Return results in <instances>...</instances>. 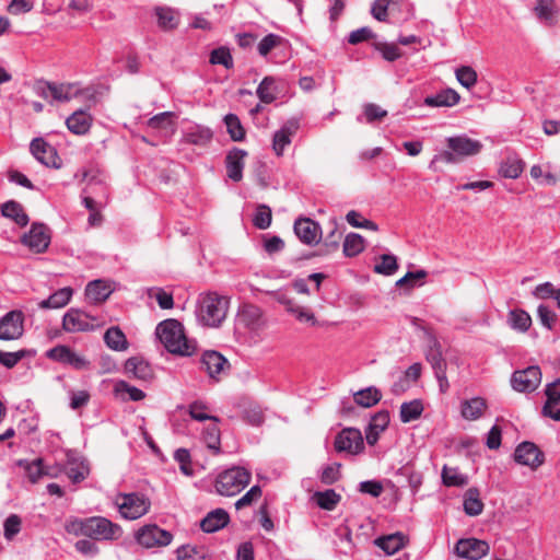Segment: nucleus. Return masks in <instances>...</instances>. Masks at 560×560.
<instances>
[{"label": "nucleus", "mask_w": 560, "mask_h": 560, "mask_svg": "<svg viewBox=\"0 0 560 560\" xmlns=\"http://www.w3.org/2000/svg\"><path fill=\"white\" fill-rule=\"evenodd\" d=\"M89 317H62V329L67 332H79L94 330L100 326L98 323H94L97 317H90L92 320H88Z\"/></svg>", "instance_id": "35"}, {"label": "nucleus", "mask_w": 560, "mask_h": 560, "mask_svg": "<svg viewBox=\"0 0 560 560\" xmlns=\"http://www.w3.org/2000/svg\"><path fill=\"white\" fill-rule=\"evenodd\" d=\"M155 15L158 18V26L164 32L173 31L179 24L178 14L172 8L156 7Z\"/></svg>", "instance_id": "36"}, {"label": "nucleus", "mask_w": 560, "mask_h": 560, "mask_svg": "<svg viewBox=\"0 0 560 560\" xmlns=\"http://www.w3.org/2000/svg\"><path fill=\"white\" fill-rule=\"evenodd\" d=\"M464 511L469 516H477L483 511V503L477 488H469L464 495Z\"/></svg>", "instance_id": "41"}, {"label": "nucleus", "mask_w": 560, "mask_h": 560, "mask_svg": "<svg viewBox=\"0 0 560 560\" xmlns=\"http://www.w3.org/2000/svg\"><path fill=\"white\" fill-rule=\"evenodd\" d=\"M256 94L261 103L271 104L272 102H275L278 94L276 79L271 75L265 77L258 84Z\"/></svg>", "instance_id": "40"}, {"label": "nucleus", "mask_w": 560, "mask_h": 560, "mask_svg": "<svg viewBox=\"0 0 560 560\" xmlns=\"http://www.w3.org/2000/svg\"><path fill=\"white\" fill-rule=\"evenodd\" d=\"M172 534L156 525H145L137 533L138 542L144 548L167 546L172 541Z\"/></svg>", "instance_id": "13"}, {"label": "nucleus", "mask_w": 560, "mask_h": 560, "mask_svg": "<svg viewBox=\"0 0 560 560\" xmlns=\"http://www.w3.org/2000/svg\"><path fill=\"white\" fill-rule=\"evenodd\" d=\"M487 408V402L481 397H475L468 400H465L462 404V416L466 420H477L479 419Z\"/></svg>", "instance_id": "38"}, {"label": "nucleus", "mask_w": 560, "mask_h": 560, "mask_svg": "<svg viewBox=\"0 0 560 560\" xmlns=\"http://www.w3.org/2000/svg\"><path fill=\"white\" fill-rule=\"evenodd\" d=\"M156 336L171 353L191 355L195 352V347L185 336L182 323L175 318H167L160 323L156 327Z\"/></svg>", "instance_id": "2"}, {"label": "nucleus", "mask_w": 560, "mask_h": 560, "mask_svg": "<svg viewBox=\"0 0 560 560\" xmlns=\"http://www.w3.org/2000/svg\"><path fill=\"white\" fill-rule=\"evenodd\" d=\"M294 234L305 245H317L322 241V226L311 218L300 217L293 224Z\"/></svg>", "instance_id": "8"}, {"label": "nucleus", "mask_w": 560, "mask_h": 560, "mask_svg": "<svg viewBox=\"0 0 560 560\" xmlns=\"http://www.w3.org/2000/svg\"><path fill=\"white\" fill-rule=\"evenodd\" d=\"M272 221V212L269 206L259 205L253 218V224L259 230H266L270 226Z\"/></svg>", "instance_id": "55"}, {"label": "nucleus", "mask_w": 560, "mask_h": 560, "mask_svg": "<svg viewBox=\"0 0 560 560\" xmlns=\"http://www.w3.org/2000/svg\"><path fill=\"white\" fill-rule=\"evenodd\" d=\"M66 125L72 133L82 136L89 132L92 117L84 110H77L67 118Z\"/></svg>", "instance_id": "33"}, {"label": "nucleus", "mask_w": 560, "mask_h": 560, "mask_svg": "<svg viewBox=\"0 0 560 560\" xmlns=\"http://www.w3.org/2000/svg\"><path fill=\"white\" fill-rule=\"evenodd\" d=\"M177 560H207L203 548L185 545L177 549Z\"/></svg>", "instance_id": "58"}, {"label": "nucleus", "mask_w": 560, "mask_h": 560, "mask_svg": "<svg viewBox=\"0 0 560 560\" xmlns=\"http://www.w3.org/2000/svg\"><path fill=\"white\" fill-rule=\"evenodd\" d=\"M252 475L242 467H232L221 472L215 481V489L220 495L234 497L238 494L250 481Z\"/></svg>", "instance_id": "4"}, {"label": "nucleus", "mask_w": 560, "mask_h": 560, "mask_svg": "<svg viewBox=\"0 0 560 560\" xmlns=\"http://www.w3.org/2000/svg\"><path fill=\"white\" fill-rule=\"evenodd\" d=\"M408 542V537L400 532L382 536L375 539V545L387 555H394L404 548Z\"/></svg>", "instance_id": "32"}, {"label": "nucleus", "mask_w": 560, "mask_h": 560, "mask_svg": "<svg viewBox=\"0 0 560 560\" xmlns=\"http://www.w3.org/2000/svg\"><path fill=\"white\" fill-rule=\"evenodd\" d=\"M535 12L538 19L545 21L549 25H552L556 13L555 0H538L535 7Z\"/></svg>", "instance_id": "56"}, {"label": "nucleus", "mask_w": 560, "mask_h": 560, "mask_svg": "<svg viewBox=\"0 0 560 560\" xmlns=\"http://www.w3.org/2000/svg\"><path fill=\"white\" fill-rule=\"evenodd\" d=\"M331 230L327 233V235L322 240V244L318 249L314 253H311L305 256V258H313L315 256H327L339 249L340 241L343 235V231H341L338 226L336 220H331Z\"/></svg>", "instance_id": "22"}, {"label": "nucleus", "mask_w": 560, "mask_h": 560, "mask_svg": "<svg viewBox=\"0 0 560 560\" xmlns=\"http://www.w3.org/2000/svg\"><path fill=\"white\" fill-rule=\"evenodd\" d=\"M116 505L124 518L137 520L149 512L150 500L138 493H122L116 498Z\"/></svg>", "instance_id": "5"}, {"label": "nucleus", "mask_w": 560, "mask_h": 560, "mask_svg": "<svg viewBox=\"0 0 560 560\" xmlns=\"http://www.w3.org/2000/svg\"><path fill=\"white\" fill-rule=\"evenodd\" d=\"M22 521L16 514H11L4 522V537L12 540L21 530Z\"/></svg>", "instance_id": "63"}, {"label": "nucleus", "mask_w": 560, "mask_h": 560, "mask_svg": "<svg viewBox=\"0 0 560 560\" xmlns=\"http://www.w3.org/2000/svg\"><path fill=\"white\" fill-rule=\"evenodd\" d=\"M317 505L326 511H332L341 500V495L338 494L334 489H327L325 491L315 492L313 495Z\"/></svg>", "instance_id": "45"}, {"label": "nucleus", "mask_w": 560, "mask_h": 560, "mask_svg": "<svg viewBox=\"0 0 560 560\" xmlns=\"http://www.w3.org/2000/svg\"><path fill=\"white\" fill-rule=\"evenodd\" d=\"M460 95L453 89H443L434 95L424 98L423 104L429 107H452L458 104Z\"/></svg>", "instance_id": "27"}, {"label": "nucleus", "mask_w": 560, "mask_h": 560, "mask_svg": "<svg viewBox=\"0 0 560 560\" xmlns=\"http://www.w3.org/2000/svg\"><path fill=\"white\" fill-rule=\"evenodd\" d=\"M108 200V187L101 180H91L83 189L82 203L89 211L103 208Z\"/></svg>", "instance_id": "11"}, {"label": "nucleus", "mask_w": 560, "mask_h": 560, "mask_svg": "<svg viewBox=\"0 0 560 560\" xmlns=\"http://www.w3.org/2000/svg\"><path fill=\"white\" fill-rule=\"evenodd\" d=\"M442 481L446 487H464L468 483V478L457 468L445 465L442 469Z\"/></svg>", "instance_id": "49"}, {"label": "nucleus", "mask_w": 560, "mask_h": 560, "mask_svg": "<svg viewBox=\"0 0 560 560\" xmlns=\"http://www.w3.org/2000/svg\"><path fill=\"white\" fill-rule=\"evenodd\" d=\"M389 423L388 411L382 410L376 412L365 430L366 443L371 446L375 445L380 439V434L386 430Z\"/></svg>", "instance_id": "25"}, {"label": "nucleus", "mask_w": 560, "mask_h": 560, "mask_svg": "<svg viewBox=\"0 0 560 560\" xmlns=\"http://www.w3.org/2000/svg\"><path fill=\"white\" fill-rule=\"evenodd\" d=\"M198 304L201 313L206 315H226L230 298L218 292H207L200 294Z\"/></svg>", "instance_id": "17"}, {"label": "nucleus", "mask_w": 560, "mask_h": 560, "mask_svg": "<svg viewBox=\"0 0 560 560\" xmlns=\"http://www.w3.org/2000/svg\"><path fill=\"white\" fill-rule=\"evenodd\" d=\"M224 124L226 126V131L233 141L240 142L245 140L246 131L237 115L232 113L225 115Z\"/></svg>", "instance_id": "46"}, {"label": "nucleus", "mask_w": 560, "mask_h": 560, "mask_svg": "<svg viewBox=\"0 0 560 560\" xmlns=\"http://www.w3.org/2000/svg\"><path fill=\"white\" fill-rule=\"evenodd\" d=\"M201 363L212 380L219 381L220 375L230 369L229 361L218 351H206L201 357Z\"/></svg>", "instance_id": "21"}, {"label": "nucleus", "mask_w": 560, "mask_h": 560, "mask_svg": "<svg viewBox=\"0 0 560 560\" xmlns=\"http://www.w3.org/2000/svg\"><path fill=\"white\" fill-rule=\"evenodd\" d=\"M446 143L450 150H445L440 154H436L432 160L431 165L438 161H442L447 164H456L464 158L478 154L482 149L480 141L470 139L467 136L450 137L446 139Z\"/></svg>", "instance_id": "3"}, {"label": "nucleus", "mask_w": 560, "mask_h": 560, "mask_svg": "<svg viewBox=\"0 0 560 560\" xmlns=\"http://www.w3.org/2000/svg\"><path fill=\"white\" fill-rule=\"evenodd\" d=\"M381 262L376 264L373 268L375 273L392 276L398 269L397 258L392 254H383L381 255Z\"/></svg>", "instance_id": "54"}, {"label": "nucleus", "mask_w": 560, "mask_h": 560, "mask_svg": "<svg viewBox=\"0 0 560 560\" xmlns=\"http://www.w3.org/2000/svg\"><path fill=\"white\" fill-rule=\"evenodd\" d=\"M300 129V119L292 117L288 119L272 137V150L277 156H282L285 148L291 144L292 138Z\"/></svg>", "instance_id": "14"}, {"label": "nucleus", "mask_w": 560, "mask_h": 560, "mask_svg": "<svg viewBox=\"0 0 560 560\" xmlns=\"http://www.w3.org/2000/svg\"><path fill=\"white\" fill-rule=\"evenodd\" d=\"M415 325L422 328L424 334L428 336L429 349L425 353V358L434 372L438 373L441 371H446V361L442 355L441 346L436 338L433 336L432 331L424 328L422 326V320L418 317H415Z\"/></svg>", "instance_id": "18"}, {"label": "nucleus", "mask_w": 560, "mask_h": 560, "mask_svg": "<svg viewBox=\"0 0 560 560\" xmlns=\"http://www.w3.org/2000/svg\"><path fill=\"white\" fill-rule=\"evenodd\" d=\"M346 220L353 228L368 229L374 232L378 231V225L375 222L363 219L361 213L355 210L349 211L346 215Z\"/></svg>", "instance_id": "60"}, {"label": "nucleus", "mask_w": 560, "mask_h": 560, "mask_svg": "<svg viewBox=\"0 0 560 560\" xmlns=\"http://www.w3.org/2000/svg\"><path fill=\"white\" fill-rule=\"evenodd\" d=\"M176 114L173 112H163L159 113L154 116H152L148 121L147 125L151 129L156 130H164V131H172L174 132L176 127Z\"/></svg>", "instance_id": "39"}, {"label": "nucleus", "mask_w": 560, "mask_h": 560, "mask_svg": "<svg viewBox=\"0 0 560 560\" xmlns=\"http://www.w3.org/2000/svg\"><path fill=\"white\" fill-rule=\"evenodd\" d=\"M21 243L36 254L45 253L50 244V233L46 224L34 222L27 233L21 237Z\"/></svg>", "instance_id": "7"}, {"label": "nucleus", "mask_w": 560, "mask_h": 560, "mask_svg": "<svg viewBox=\"0 0 560 560\" xmlns=\"http://www.w3.org/2000/svg\"><path fill=\"white\" fill-rule=\"evenodd\" d=\"M19 465L24 467L28 480L33 483L37 482L43 476H57L56 471H52L50 468L44 466L42 458H37L31 463L26 460H20Z\"/></svg>", "instance_id": "34"}, {"label": "nucleus", "mask_w": 560, "mask_h": 560, "mask_svg": "<svg viewBox=\"0 0 560 560\" xmlns=\"http://www.w3.org/2000/svg\"><path fill=\"white\" fill-rule=\"evenodd\" d=\"M73 290L69 287L57 290L48 299L42 301L39 305L44 308H60L71 299Z\"/></svg>", "instance_id": "44"}, {"label": "nucleus", "mask_w": 560, "mask_h": 560, "mask_svg": "<svg viewBox=\"0 0 560 560\" xmlns=\"http://www.w3.org/2000/svg\"><path fill=\"white\" fill-rule=\"evenodd\" d=\"M24 332L23 317L0 318V340L10 341L19 339Z\"/></svg>", "instance_id": "26"}, {"label": "nucleus", "mask_w": 560, "mask_h": 560, "mask_svg": "<svg viewBox=\"0 0 560 560\" xmlns=\"http://www.w3.org/2000/svg\"><path fill=\"white\" fill-rule=\"evenodd\" d=\"M71 84H57L51 82V101L68 102L72 98Z\"/></svg>", "instance_id": "62"}, {"label": "nucleus", "mask_w": 560, "mask_h": 560, "mask_svg": "<svg viewBox=\"0 0 560 560\" xmlns=\"http://www.w3.org/2000/svg\"><path fill=\"white\" fill-rule=\"evenodd\" d=\"M547 400L542 407V415L555 421H560V380L546 386Z\"/></svg>", "instance_id": "23"}, {"label": "nucleus", "mask_w": 560, "mask_h": 560, "mask_svg": "<svg viewBox=\"0 0 560 560\" xmlns=\"http://www.w3.org/2000/svg\"><path fill=\"white\" fill-rule=\"evenodd\" d=\"M457 81L466 89H471L477 83V72L470 66H462L455 71Z\"/></svg>", "instance_id": "57"}, {"label": "nucleus", "mask_w": 560, "mask_h": 560, "mask_svg": "<svg viewBox=\"0 0 560 560\" xmlns=\"http://www.w3.org/2000/svg\"><path fill=\"white\" fill-rule=\"evenodd\" d=\"M148 298L156 301L162 310H171L174 306L173 294L162 288H150L148 290Z\"/></svg>", "instance_id": "52"}, {"label": "nucleus", "mask_w": 560, "mask_h": 560, "mask_svg": "<svg viewBox=\"0 0 560 560\" xmlns=\"http://www.w3.org/2000/svg\"><path fill=\"white\" fill-rule=\"evenodd\" d=\"M31 153L34 158L47 167L60 168L62 161L58 155L57 149L43 138H35L30 144Z\"/></svg>", "instance_id": "9"}, {"label": "nucleus", "mask_w": 560, "mask_h": 560, "mask_svg": "<svg viewBox=\"0 0 560 560\" xmlns=\"http://www.w3.org/2000/svg\"><path fill=\"white\" fill-rule=\"evenodd\" d=\"M364 242L365 241L362 235H360L358 233H353V232L349 233L348 235H346L345 241H343V245H342L343 255L346 257L358 256L365 248Z\"/></svg>", "instance_id": "43"}, {"label": "nucleus", "mask_w": 560, "mask_h": 560, "mask_svg": "<svg viewBox=\"0 0 560 560\" xmlns=\"http://www.w3.org/2000/svg\"><path fill=\"white\" fill-rule=\"evenodd\" d=\"M66 474L73 483H79L90 474L89 463L81 457L68 455Z\"/></svg>", "instance_id": "30"}, {"label": "nucleus", "mask_w": 560, "mask_h": 560, "mask_svg": "<svg viewBox=\"0 0 560 560\" xmlns=\"http://www.w3.org/2000/svg\"><path fill=\"white\" fill-rule=\"evenodd\" d=\"M209 62L211 65H221L225 69H232L234 66L233 57L231 55V51L228 47L221 46L215 49H213L210 52Z\"/></svg>", "instance_id": "50"}, {"label": "nucleus", "mask_w": 560, "mask_h": 560, "mask_svg": "<svg viewBox=\"0 0 560 560\" xmlns=\"http://www.w3.org/2000/svg\"><path fill=\"white\" fill-rule=\"evenodd\" d=\"M376 34L368 26L360 27L352 31L348 36V43L351 45H358L363 42L374 39Z\"/></svg>", "instance_id": "61"}, {"label": "nucleus", "mask_w": 560, "mask_h": 560, "mask_svg": "<svg viewBox=\"0 0 560 560\" xmlns=\"http://www.w3.org/2000/svg\"><path fill=\"white\" fill-rule=\"evenodd\" d=\"M372 47L382 55L384 60L388 62H394L402 56V51L395 43L374 42Z\"/></svg>", "instance_id": "48"}, {"label": "nucleus", "mask_w": 560, "mask_h": 560, "mask_svg": "<svg viewBox=\"0 0 560 560\" xmlns=\"http://www.w3.org/2000/svg\"><path fill=\"white\" fill-rule=\"evenodd\" d=\"M65 529L74 536H85L94 540H113L121 535V527L102 516L71 518L66 522Z\"/></svg>", "instance_id": "1"}, {"label": "nucleus", "mask_w": 560, "mask_h": 560, "mask_svg": "<svg viewBox=\"0 0 560 560\" xmlns=\"http://www.w3.org/2000/svg\"><path fill=\"white\" fill-rule=\"evenodd\" d=\"M423 411V406L420 400H412L404 402L400 407V420L404 423L418 419Z\"/></svg>", "instance_id": "51"}, {"label": "nucleus", "mask_w": 560, "mask_h": 560, "mask_svg": "<svg viewBox=\"0 0 560 560\" xmlns=\"http://www.w3.org/2000/svg\"><path fill=\"white\" fill-rule=\"evenodd\" d=\"M248 155L247 151L234 147L225 156V168L230 179L238 183L243 178V170L245 166V158Z\"/></svg>", "instance_id": "20"}, {"label": "nucleus", "mask_w": 560, "mask_h": 560, "mask_svg": "<svg viewBox=\"0 0 560 560\" xmlns=\"http://www.w3.org/2000/svg\"><path fill=\"white\" fill-rule=\"evenodd\" d=\"M525 163L517 155H509L503 160L499 167V173L504 178H518L523 173Z\"/></svg>", "instance_id": "37"}, {"label": "nucleus", "mask_w": 560, "mask_h": 560, "mask_svg": "<svg viewBox=\"0 0 560 560\" xmlns=\"http://www.w3.org/2000/svg\"><path fill=\"white\" fill-rule=\"evenodd\" d=\"M455 553L459 558L467 560H480L490 551V546L486 540L477 538H462L454 548Z\"/></svg>", "instance_id": "10"}, {"label": "nucleus", "mask_w": 560, "mask_h": 560, "mask_svg": "<svg viewBox=\"0 0 560 560\" xmlns=\"http://www.w3.org/2000/svg\"><path fill=\"white\" fill-rule=\"evenodd\" d=\"M428 272L423 269L417 271H408L402 278H400L396 285L399 288H408L412 289L417 285H421L422 282H419L427 278Z\"/></svg>", "instance_id": "59"}, {"label": "nucleus", "mask_w": 560, "mask_h": 560, "mask_svg": "<svg viewBox=\"0 0 560 560\" xmlns=\"http://www.w3.org/2000/svg\"><path fill=\"white\" fill-rule=\"evenodd\" d=\"M541 382L540 369L536 365L515 371L511 378L512 387L520 393L534 392Z\"/></svg>", "instance_id": "12"}, {"label": "nucleus", "mask_w": 560, "mask_h": 560, "mask_svg": "<svg viewBox=\"0 0 560 560\" xmlns=\"http://www.w3.org/2000/svg\"><path fill=\"white\" fill-rule=\"evenodd\" d=\"M47 357L54 361L68 364L77 370H85L90 361L67 346H57L47 352Z\"/></svg>", "instance_id": "16"}, {"label": "nucleus", "mask_w": 560, "mask_h": 560, "mask_svg": "<svg viewBox=\"0 0 560 560\" xmlns=\"http://www.w3.org/2000/svg\"><path fill=\"white\" fill-rule=\"evenodd\" d=\"M353 398L358 406L371 408L382 399V393L376 387L370 386L354 393Z\"/></svg>", "instance_id": "42"}, {"label": "nucleus", "mask_w": 560, "mask_h": 560, "mask_svg": "<svg viewBox=\"0 0 560 560\" xmlns=\"http://www.w3.org/2000/svg\"><path fill=\"white\" fill-rule=\"evenodd\" d=\"M230 522L229 513L223 509H215L207 514L200 522V527L206 533H214L225 527Z\"/></svg>", "instance_id": "31"}, {"label": "nucleus", "mask_w": 560, "mask_h": 560, "mask_svg": "<svg viewBox=\"0 0 560 560\" xmlns=\"http://www.w3.org/2000/svg\"><path fill=\"white\" fill-rule=\"evenodd\" d=\"M213 139V131L211 128L192 124L186 127L183 131L182 143L196 145V147H207Z\"/></svg>", "instance_id": "19"}, {"label": "nucleus", "mask_w": 560, "mask_h": 560, "mask_svg": "<svg viewBox=\"0 0 560 560\" xmlns=\"http://www.w3.org/2000/svg\"><path fill=\"white\" fill-rule=\"evenodd\" d=\"M113 284V281L104 279L90 281L85 288L86 300L93 304L105 302L114 291Z\"/></svg>", "instance_id": "24"}, {"label": "nucleus", "mask_w": 560, "mask_h": 560, "mask_svg": "<svg viewBox=\"0 0 560 560\" xmlns=\"http://www.w3.org/2000/svg\"><path fill=\"white\" fill-rule=\"evenodd\" d=\"M334 447L338 453L359 455L363 453L365 448L363 435L357 428H345L337 433Z\"/></svg>", "instance_id": "6"}, {"label": "nucleus", "mask_w": 560, "mask_h": 560, "mask_svg": "<svg viewBox=\"0 0 560 560\" xmlns=\"http://www.w3.org/2000/svg\"><path fill=\"white\" fill-rule=\"evenodd\" d=\"M261 497V489L259 486L252 487L241 499L235 502V509L241 510L245 506H249L253 502L257 501Z\"/></svg>", "instance_id": "64"}, {"label": "nucleus", "mask_w": 560, "mask_h": 560, "mask_svg": "<svg viewBox=\"0 0 560 560\" xmlns=\"http://www.w3.org/2000/svg\"><path fill=\"white\" fill-rule=\"evenodd\" d=\"M106 345L114 350H122L127 347V339L119 328L112 327L104 335Z\"/></svg>", "instance_id": "53"}, {"label": "nucleus", "mask_w": 560, "mask_h": 560, "mask_svg": "<svg viewBox=\"0 0 560 560\" xmlns=\"http://www.w3.org/2000/svg\"><path fill=\"white\" fill-rule=\"evenodd\" d=\"M0 211L2 217L12 220L20 228L26 226L30 222L28 214L25 212L24 207L15 200H8L2 203Z\"/></svg>", "instance_id": "28"}, {"label": "nucleus", "mask_w": 560, "mask_h": 560, "mask_svg": "<svg viewBox=\"0 0 560 560\" xmlns=\"http://www.w3.org/2000/svg\"><path fill=\"white\" fill-rule=\"evenodd\" d=\"M125 370L132 377L144 382L151 381L154 376L150 364L138 357L128 359L125 363Z\"/></svg>", "instance_id": "29"}, {"label": "nucleus", "mask_w": 560, "mask_h": 560, "mask_svg": "<svg viewBox=\"0 0 560 560\" xmlns=\"http://www.w3.org/2000/svg\"><path fill=\"white\" fill-rule=\"evenodd\" d=\"M514 459L517 464L537 469L545 462V455L539 447L532 442H523L514 451Z\"/></svg>", "instance_id": "15"}, {"label": "nucleus", "mask_w": 560, "mask_h": 560, "mask_svg": "<svg viewBox=\"0 0 560 560\" xmlns=\"http://www.w3.org/2000/svg\"><path fill=\"white\" fill-rule=\"evenodd\" d=\"M287 43L288 40L282 36L269 33L260 39L257 45V50L261 57H266L272 49L283 46Z\"/></svg>", "instance_id": "47"}]
</instances>
